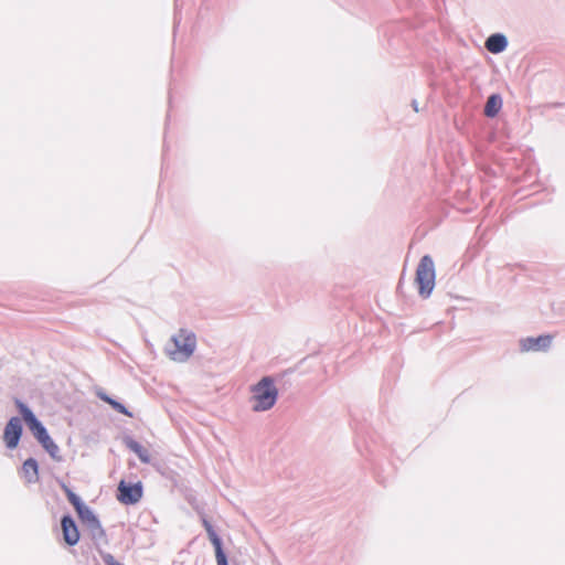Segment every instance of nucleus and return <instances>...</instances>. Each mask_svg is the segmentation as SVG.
Segmentation results:
<instances>
[{"label":"nucleus","instance_id":"1","mask_svg":"<svg viewBox=\"0 0 565 565\" xmlns=\"http://www.w3.org/2000/svg\"><path fill=\"white\" fill-rule=\"evenodd\" d=\"M195 347V334L189 330L180 329L167 343L164 351L171 360L185 362L193 354Z\"/></svg>","mask_w":565,"mask_h":565},{"label":"nucleus","instance_id":"2","mask_svg":"<svg viewBox=\"0 0 565 565\" xmlns=\"http://www.w3.org/2000/svg\"><path fill=\"white\" fill-rule=\"evenodd\" d=\"M253 411L264 412L269 409L276 402L277 390L274 386L273 380L268 376L263 377L253 387Z\"/></svg>","mask_w":565,"mask_h":565},{"label":"nucleus","instance_id":"3","mask_svg":"<svg viewBox=\"0 0 565 565\" xmlns=\"http://www.w3.org/2000/svg\"><path fill=\"white\" fill-rule=\"evenodd\" d=\"M435 264L429 255H424L416 268L415 281L418 285V292L423 298L430 296L435 287Z\"/></svg>","mask_w":565,"mask_h":565},{"label":"nucleus","instance_id":"4","mask_svg":"<svg viewBox=\"0 0 565 565\" xmlns=\"http://www.w3.org/2000/svg\"><path fill=\"white\" fill-rule=\"evenodd\" d=\"M22 435V423L19 417L9 419L3 431V441L9 449L17 448Z\"/></svg>","mask_w":565,"mask_h":565},{"label":"nucleus","instance_id":"5","mask_svg":"<svg viewBox=\"0 0 565 565\" xmlns=\"http://www.w3.org/2000/svg\"><path fill=\"white\" fill-rule=\"evenodd\" d=\"M17 406L28 428L31 430L35 439L40 438L47 431L43 424L35 417L33 412L25 404H23L20 401H17Z\"/></svg>","mask_w":565,"mask_h":565},{"label":"nucleus","instance_id":"6","mask_svg":"<svg viewBox=\"0 0 565 565\" xmlns=\"http://www.w3.org/2000/svg\"><path fill=\"white\" fill-rule=\"evenodd\" d=\"M142 497V487L141 484L135 483L129 484L125 481H120L118 486V500L124 504H135Z\"/></svg>","mask_w":565,"mask_h":565},{"label":"nucleus","instance_id":"7","mask_svg":"<svg viewBox=\"0 0 565 565\" xmlns=\"http://www.w3.org/2000/svg\"><path fill=\"white\" fill-rule=\"evenodd\" d=\"M552 344L550 334H542L536 338L529 337L520 340L521 350L527 351H546Z\"/></svg>","mask_w":565,"mask_h":565},{"label":"nucleus","instance_id":"8","mask_svg":"<svg viewBox=\"0 0 565 565\" xmlns=\"http://www.w3.org/2000/svg\"><path fill=\"white\" fill-rule=\"evenodd\" d=\"M61 526L64 541L71 546L77 544L79 540V532L74 520L71 516L65 515L61 521Z\"/></svg>","mask_w":565,"mask_h":565},{"label":"nucleus","instance_id":"9","mask_svg":"<svg viewBox=\"0 0 565 565\" xmlns=\"http://www.w3.org/2000/svg\"><path fill=\"white\" fill-rule=\"evenodd\" d=\"M508 39L502 33H493L486 40V49L492 54H499L508 47Z\"/></svg>","mask_w":565,"mask_h":565},{"label":"nucleus","instance_id":"10","mask_svg":"<svg viewBox=\"0 0 565 565\" xmlns=\"http://www.w3.org/2000/svg\"><path fill=\"white\" fill-rule=\"evenodd\" d=\"M85 531L88 532V535L94 542V545L96 547H99L102 544H105L107 542L105 531L99 522V520H96L87 525L84 526Z\"/></svg>","mask_w":565,"mask_h":565},{"label":"nucleus","instance_id":"11","mask_svg":"<svg viewBox=\"0 0 565 565\" xmlns=\"http://www.w3.org/2000/svg\"><path fill=\"white\" fill-rule=\"evenodd\" d=\"M502 97L500 94H491L484 104L483 114L488 118H494L502 108Z\"/></svg>","mask_w":565,"mask_h":565},{"label":"nucleus","instance_id":"12","mask_svg":"<svg viewBox=\"0 0 565 565\" xmlns=\"http://www.w3.org/2000/svg\"><path fill=\"white\" fill-rule=\"evenodd\" d=\"M22 475L28 483H33L38 481L39 466L35 459L29 458L23 462Z\"/></svg>","mask_w":565,"mask_h":565},{"label":"nucleus","instance_id":"13","mask_svg":"<svg viewBox=\"0 0 565 565\" xmlns=\"http://www.w3.org/2000/svg\"><path fill=\"white\" fill-rule=\"evenodd\" d=\"M126 446L131 451H134L142 462H145V463L150 462L149 451L145 447H142L138 441H136L131 438H128L126 440Z\"/></svg>","mask_w":565,"mask_h":565},{"label":"nucleus","instance_id":"14","mask_svg":"<svg viewBox=\"0 0 565 565\" xmlns=\"http://www.w3.org/2000/svg\"><path fill=\"white\" fill-rule=\"evenodd\" d=\"M96 395L105 403L109 404L115 411H117L120 414H124L126 416L131 417V413L128 412V409L119 402L115 401L110 396H108L103 390H98L96 392Z\"/></svg>","mask_w":565,"mask_h":565},{"label":"nucleus","instance_id":"15","mask_svg":"<svg viewBox=\"0 0 565 565\" xmlns=\"http://www.w3.org/2000/svg\"><path fill=\"white\" fill-rule=\"evenodd\" d=\"M76 512L84 526L98 520L94 512L85 504Z\"/></svg>","mask_w":565,"mask_h":565},{"label":"nucleus","instance_id":"16","mask_svg":"<svg viewBox=\"0 0 565 565\" xmlns=\"http://www.w3.org/2000/svg\"><path fill=\"white\" fill-rule=\"evenodd\" d=\"M203 525H204L205 531L207 532L209 539H210L211 543L213 544L214 548H217V546H222L221 539L218 537V535L214 531V529L211 525V523L207 520L204 519L203 520Z\"/></svg>","mask_w":565,"mask_h":565},{"label":"nucleus","instance_id":"17","mask_svg":"<svg viewBox=\"0 0 565 565\" xmlns=\"http://www.w3.org/2000/svg\"><path fill=\"white\" fill-rule=\"evenodd\" d=\"M42 447L49 452V455L55 459V460H61L60 456H58V452H60V448L53 441L52 438L49 439L47 443H44L42 445Z\"/></svg>","mask_w":565,"mask_h":565},{"label":"nucleus","instance_id":"18","mask_svg":"<svg viewBox=\"0 0 565 565\" xmlns=\"http://www.w3.org/2000/svg\"><path fill=\"white\" fill-rule=\"evenodd\" d=\"M66 494H67V499L70 501V503L75 508V510H79L84 503L83 501L81 500V498L75 494L74 492H72L71 490H66Z\"/></svg>","mask_w":565,"mask_h":565},{"label":"nucleus","instance_id":"19","mask_svg":"<svg viewBox=\"0 0 565 565\" xmlns=\"http://www.w3.org/2000/svg\"><path fill=\"white\" fill-rule=\"evenodd\" d=\"M215 557H216L217 565H228L226 555H225L222 546H217V548H215Z\"/></svg>","mask_w":565,"mask_h":565},{"label":"nucleus","instance_id":"20","mask_svg":"<svg viewBox=\"0 0 565 565\" xmlns=\"http://www.w3.org/2000/svg\"><path fill=\"white\" fill-rule=\"evenodd\" d=\"M103 559L107 565L117 564L118 562L114 558L111 554L103 555Z\"/></svg>","mask_w":565,"mask_h":565},{"label":"nucleus","instance_id":"21","mask_svg":"<svg viewBox=\"0 0 565 565\" xmlns=\"http://www.w3.org/2000/svg\"><path fill=\"white\" fill-rule=\"evenodd\" d=\"M50 438H51V437H50L49 433L46 431L44 435H42V436H41L40 438H38L36 440H38L41 445H43L44 443H47Z\"/></svg>","mask_w":565,"mask_h":565},{"label":"nucleus","instance_id":"22","mask_svg":"<svg viewBox=\"0 0 565 565\" xmlns=\"http://www.w3.org/2000/svg\"><path fill=\"white\" fill-rule=\"evenodd\" d=\"M412 107L414 108L415 111H418V103L416 99L412 100Z\"/></svg>","mask_w":565,"mask_h":565}]
</instances>
